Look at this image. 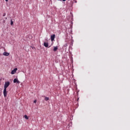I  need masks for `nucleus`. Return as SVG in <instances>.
Listing matches in <instances>:
<instances>
[{
	"instance_id": "nucleus-1",
	"label": "nucleus",
	"mask_w": 130,
	"mask_h": 130,
	"mask_svg": "<svg viewBox=\"0 0 130 130\" xmlns=\"http://www.w3.org/2000/svg\"><path fill=\"white\" fill-rule=\"evenodd\" d=\"M9 86H10V82H9V81L5 82V84L4 85V91H3V94H4V97L7 96V95L8 94V91H7V88H8V87H9Z\"/></svg>"
},
{
	"instance_id": "nucleus-2",
	"label": "nucleus",
	"mask_w": 130,
	"mask_h": 130,
	"mask_svg": "<svg viewBox=\"0 0 130 130\" xmlns=\"http://www.w3.org/2000/svg\"><path fill=\"white\" fill-rule=\"evenodd\" d=\"M18 71V68H15L13 70L11 71V74L12 75H15L16 74V72Z\"/></svg>"
},
{
	"instance_id": "nucleus-3",
	"label": "nucleus",
	"mask_w": 130,
	"mask_h": 130,
	"mask_svg": "<svg viewBox=\"0 0 130 130\" xmlns=\"http://www.w3.org/2000/svg\"><path fill=\"white\" fill-rule=\"evenodd\" d=\"M13 83H17V84H20L21 83L17 78H15L13 80Z\"/></svg>"
},
{
	"instance_id": "nucleus-4",
	"label": "nucleus",
	"mask_w": 130,
	"mask_h": 130,
	"mask_svg": "<svg viewBox=\"0 0 130 130\" xmlns=\"http://www.w3.org/2000/svg\"><path fill=\"white\" fill-rule=\"evenodd\" d=\"M55 38V35H53L51 36V41H53L54 40Z\"/></svg>"
},
{
	"instance_id": "nucleus-5",
	"label": "nucleus",
	"mask_w": 130,
	"mask_h": 130,
	"mask_svg": "<svg viewBox=\"0 0 130 130\" xmlns=\"http://www.w3.org/2000/svg\"><path fill=\"white\" fill-rule=\"evenodd\" d=\"M3 55H5V56H9L10 55V53L5 52L3 53Z\"/></svg>"
},
{
	"instance_id": "nucleus-6",
	"label": "nucleus",
	"mask_w": 130,
	"mask_h": 130,
	"mask_svg": "<svg viewBox=\"0 0 130 130\" xmlns=\"http://www.w3.org/2000/svg\"><path fill=\"white\" fill-rule=\"evenodd\" d=\"M44 46H45V47H47L48 46V43H44Z\"/></svg>"
},
{
	"instance_id": "nucleus-7",
	"label": "nucleus",
	"mask_w": 130,
	"mask_h": 130,
	"mask_svg": "<svg viewBox=\"0 0 130 130\" xmlns=\"http://www.w3.org/2000/svg\"><path fill=\"white\" fill-rule=\"evenodd\" d=\"M58 49V48H57V46L54 47L53 51H56Z\"/></svg>"
},
{
	"instance_id": "nucleus-8",
	"label": "nucleus",
	"mask_w": 130,
	"mask_h": 130,
	"mask_svg": "<svg viewBox=\"0 0 130 130\" xmlns=\"http://www.w3.org/2000/svg\"><path fill=\"white\" fill-rule=\"evenodd\" d=\"M45 100L46 101H48V100H49V98H48V97H45Z\"/></svg>"
},
{
	"instance_id": "nucleus-9",
	"label": "nucleus",
	"mask_w": 130,
	"mask_h": 130,
	"mask_svg": "<svg viewBox=\"0 0 130 130\" xmlns=\"http://www.w3.org/2000/svg\"><path fill=\"white\" fill-rule=\"evenodd\" d=\"M24 118H25V119H29V118L28 117V116L27 115H25L24 116Z\"/></svg>"
},
{
	"instance_id": "nucleus-10",
	"label": "nucleus",
	"mask_w": 130,
	"mask_h": 130,
	"mask_svg": "<svg viewBox=\"0 0 130 130\" xmlns=\"http://www.w3.org/2000/svg\"><path fill=\"white\" fill-rule=\"evenodd\" d=\"M13 24H14V22L13 21V20L11 21V25H13Z\"/></svg>"
},
{
	"instance_id": "nucleus-11",
	"label": "nucleus",
	"mask_w": 130,
	"mask_h": 130,
	"mask_svg": "<svg viewBox=\"0 0 130 130\" xmlns=\"http://www.w3.org/2000/svg\"><path fill=\"white\" fill-rule=\"evenodd\" d=\"M36 102H37V101L36 100H35L34 101V103H36Z\"/></svg>"
},
{
	"instance_id": "nucleus-12",
	"label": "nucleus",
	"mask_w": 130,
	"mask_h": 130,
	"mask_svg": "<svg viewBox=\"0 0 130 130\" xmlns=\"http://www.w3.org/2000/svg\"><path fill=\"white\" fill-rule=\"evenodd\" d=\"M6 16V13L3 14V17H5Z\"/></svg>"
},
{
	"instance_id": "nucleus-13",
	"label": "nucleus",
	"mask_w": 130,
	"mask_h": 130,
	"mask_svg": "<svg viewBox=\"0 0 130 130\" xmlns=\"http://www.w3.org/2000/svg\"><path fill=\"white\" fill-rule=\"evenodd\" d=\"M67 0H62L63 2H66Z\"/></svg>"
},
{
	"instance_id": "nucleus-14",
	"label": "nucleus",
	"mask_w": 130,
	"mask_h": 130,
	"mask_svg": "<svg viewBox=\"0 0 130 130\" xmlns=\"http://www.w3.org/2000/svg\"><path fill=\"white\" fill-rule=\"evenodd\" d=\"M35 48V47H32V49H34Z\"/></svg>"
},
{
	"instance_id": "nucleus-15",
	"label": "nucleus",
	"mask_w": 130,
	"mask_h": 130,
	"mask_svg": "<svg viewBox=\"0 0 130 130\" xmlns=\"http://www.w3.org/2000/svg\"><path fill=\"white\" fill-rule=\"evenodd\" d=\"M5 1H6V2H8V0H5Z\"/></svg>"
}]
</instances>
